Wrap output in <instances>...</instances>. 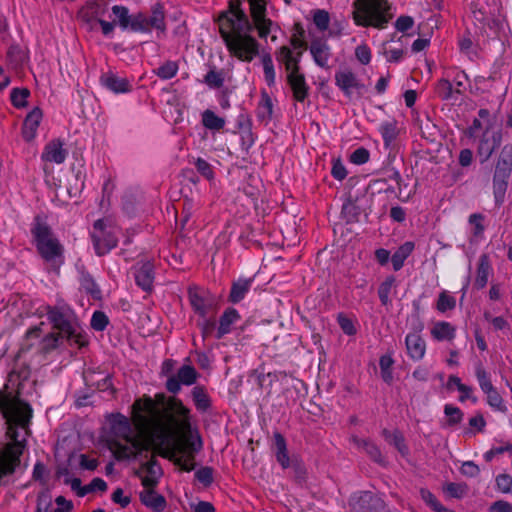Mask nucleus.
Instances as JSON below:
<instances>
[{
    "label": "nucleus",
    "mask_w": 512,
    "mask_h": 512,
    "mask_svg": "<svg viewBox=\"0 0 512 512\" xmlns=\"http://www.w3.org/2000/svg\"><path fill=\"white\" fill-rule=\"evenodd\" d=\"M190 428V410L180 399L173 398L163 412L146 395L130 406V462L139 459L138 467H133L134 474L144 487L139 497L142 504L155 512L165 509L166 499L154 490L162 470L152 451L151 432L161 429L178 433L189 431Z\"/></svg>",
    "instance_id": "1"
},
{
    "label": "nucleus",
    "mask_w": 512,
    "mask_h": 512,
    "mask_svg": "<svg viewBox=\"0 0 512 512\" xmlns=\"http://www.w3.org/2000/svg\"><path fill=\"white\" fill-rule=\"evenodd\" d=\"M220 34L231 56L243 62H251L259 53V43L252 33V25L238 1L218 18Z\"/></svg>",
    "instance_id": "2"
},
{
    "label": "nucleus",
    "mask_w": 512,
    "mask_h": 512,
    "mask_svg": "<svg viewBox=\"0 0 512 512\" xmlns=\"http://www.w3.org/2000/svg\"><path fill=\"white\" fill-rule=\"evenodd\" d=\"M47 318L55 329L71 343L82 347L87 344L86 335L73 309L64 302L47 306Z\"/></svg>",
    "instance_id": "3"
},
{
    "label": "nucleus",
    "mask_w": 512,
    "mask_h": 512,
    "mask_svg": "<svg viewBox=\"0 0 512 512\" xmlns=\"http://www.w3.org/2000/svg\"><path fill=\"white\" fill-rule=\"evenodd\" d=\"M386 0H355L353 4V19L356 25L384 28L390 16Z\"/></svg>",
    "instance_id": "4"
},
{
    "label": "nucleus",
    "mask_w": 512,
    "mask_h": 512,
    "mask_svg": "<svg viewBox=\"0 0 512 512\" xmlns=\"http://www.w3.org/2000/svg\"><path fill=\"white\" fill-rule=\"evenodd\" d=\"M104 440L116 460L128 458V419L117 413L107 418Z\"/></svg>",
    "instance_id": "5"
},
{
    "label": "nucleus",
    "mask_w": 512,
    "mask_h": 512,
    "mask_svg": "<svg viewBox=\"0 0 512 512\" xmlns=\"http://www.w3.org/2000/svg\"><path fill=\"white\" fill-rule=\"evenodd\" d=\"M35 244L41 256H61L63 247L50 227L36 218L31 229Z\"/></svg>",
    "instance_id": "6"
},
{
    "label": "nucleus",
    "mask_w": 512,
    "mask_h": 512,
    "mask_svg": "<svg viewBox=\"0 0 512 512\" xmlns=\"http://www.w3.org/2000/svg\"><path fill=\"white\" fill-rule=\"evenodd\" d=\"M116 231V227L107 219L95 221L91 231V238L98 256H103L116 247L118 241Z\"/></svg>",
    "instance_id": "7"
},
{
    "label": "nucleus",
    "mask_w": 512,
    "mask_h": 512,
    "mask_svg": "<svg viewBox=\"0 0 512 512\" xmlns=\"http://www.w3.org/2000/svg\"><path fill=\"white\" fill-rule=\"evenodd\" d=\"M250 6V13L255 28L260 38L267 39L271 36V40L275 41L277 36L275 32L278 26L270 19L266 18V1L265 0H246Z\"/></svg>",
    "instance_id": "8"
},
{
    "label": "nucleus",
    "mask_w": 512,
    "mask_h": 512,
    "mask_svg": "<svg viewBox=\"0 0 512 512\" xmlns=\"http://www.w3.org/2000/svg\"><path fill=\"white\" fill-rule=\"evenodd\" d=\"M130 29L138 32H150L152 30L163 32L165 23L162 8L160 6L155 7L149 17L143 14L130 16Z\"/></svg>",
    "instance_id": "9"
},
{
    "label": "nucleus",
    "mask_w": 512,
    "mask_h": 512,
    "mask_svg": "<svg viewBox=\"0 0 512 512\" xmlns=\"http://www.w3.org/2000/svg\"><path fill=\"white\" fill-rule=\"evenodd\" d=\"M199 373L192 366L185 364L181 366L176 375L169 377L165 383L168 392L177 394L181 390V385L191 386L196 383Z\"/></svg>",
    "instance_id": "10"
},
{
    "label": "nucleus",
    "mask_w": 512,
    "mask_h": 512,
    "mask_svg": "<svg viewBox=\"0 0 512 512\" xmlns=\"http://www.w3.org/2000/svg\"><path fill=\"white\" fill-rule=\"evenodd\" d=\"M203 448L201 436L197 433L196 438L191 436L186 440V447L180 450V455L176 458L175 464L181 470L190 472L195 469V454Z\"/></svg>",
    "instance_id": "11"
},
{
    "label": "nucleus",
    "mask_w": 512,
    "mask_h": 512,
    "mask_svg": "<svg viewBox=\"0 0 512 512\" xmlns=\"http://www.w3.org/2000/svg\"><path fill=\"white\" fill-rule=\"evenodd\" d=\"M108 18L111 21L101 19V22H99L105 36H109L117 24L124 29L128 27V10L124 6L114 5L111 8V13L108 14Z\"/></svg>",
    "instance_id": "12"
},
{
    "label": "nucleus",
    "mask_w": 512,
    "mask_h": 512,
    "mask_svg": "<svg viewBox=\"0 0 512 512\" xmlns=\"http://www.w3.org/2000/svg\"><path fill=\"white\" fill-rule=\"evenodd\" d=\"M76 268L79 273L80 290L86 293L93 300H101L102 291L93 277L85 270L83 265L78 262Z\"/></svg>",
    "instance_id": "13"
},
{
    "label": "nucleus",
    "mask_w": 512,
    "mask_h": 512,
    "mask_svg": "<svg viewBox=\"0 0 512 512\" xmlns=\"http://www.w3.org/2000/svg\"><path fill=\"white\" fill-rule=\"evenodd\" d=\"M351 442L357 447L362 448L368 457L375 463L385 466L387 461L385 457L382 455V452L379 446L369 438L362 439L358 436L353 435L351 437Z\"/></svg>",
    "instance_id": "14"
},
{
    "label": "nucleus",
    "mask_w": 512,
    "mask_h": 512,
    "mask_svg": "<svg viewBox=\"0 0 512 512\" xmlns=\"http://www.w3.org/2000/svg\"><path fill=\"white\" fill-rule=\"evenodd\" d=\"M354 509L357 512H378L382 506V501L370 491L360 492L353 497Z\"/></svg>",
    "instance_id": "15"
},
{
    "label": "nucleus",
    "mask_w": 512,
    "mask_h": 512,
    "mask_svg": "<svg viewBox=\"0 0 512 512\" xmlns=\"http://www.w3.org/2000/svg\"><path fill=\"white\" fill-rule=\"evenodd\" d=\"M405 345L407 354L413 361L423 359L426 352V342L418 332L408 333L405 337Z\"/></svg>",
    "instance_id": "16"
},
{
    "label": "nucleus",
    "mask_w": 512,
    "mask_h": 512,
    "mask_svg": "<svg viewBox=\"0 0 512 512\" xmlns=\"http://www.w3.org/2000/svg\"><path fill=\"white\" fill-rule=\"evenodd\" d=\"M309 50L317 66L321 68L329 67L331 50L326 41L320 39L313 40Z\"/></svg>",
    "instance_id": "17"
},
{
    "label": "nucleus",
    "mask_w": 512,
    "mask_h": 512,
    "mask_svg": "<svg viewBox=\"0 0 512 512\" xmlns=\"http://www.w3.org/2000/svg\"><path fill=\"white\" fill-rule=\"evenodd\" d=\"M272 450L274 452L276 461L283 469L289 468V460L291 457L288 453L287 441L279 431L273 433Z\"/></svg>",
    "instance_id": "18"
},
{
    "label": "nucleus",
    "mask_w": 512,
    "mask_h": 512,
    "mask_svg": "<svg viewBox=\"0 0 512 512\" xmlns=\"http://www.w3.org/2000/svg\"><path fill=\"white\" fill-rule=\"evenodd\" d=\"M43 113L38 107L33 108L26 116L23 127L22 135L25 140L31 141L37 135L38 127L42 121Z\"/></svg>",
    "instance_id": "19"
},
{
    "label": "nucleus",
    "mask_w": 512,
    "mask_h": 512,
    "mask_svg": "<svg viewBox=\"0 0 512 512\" xmlns=\"http://www.w3.org/2000/svg\"><path fill=\"white\" fill-rule=\"evenodd\" d=\"M66 157L67 150L64 148V143L59 139L49 142L42 153L43 160L56 164H62Z\"/></svg>",
    "instance_id": "20"
},
{
    "label": "nucleus",
    "mask_w": 512,
    "mask_h": 512,
    "mask_svg": "<svg viewBox=\"0 0 512 512\" xmlns=\"http://www.w3.org/2000/svg\"><path fill=\"white\" fill-rule=\"evenodd\" d=\"M301 57V51L292 50L291 47L288 46L281 47L277 54V59L285 66L287 74L299 71V62Z\"/></svg>",
    "instance_id": "21"
},
{
    "label": "nucleus",
    "mask_w": 512,
    "mask_h": 512,
    "mask_svg": "<svg viewBox=\"0 0 512 512\" xmlns=\"http://www.w3.org/2000/svg\"><path fill=\"white\" fill-rule=\"evenodd\" d=\"M135 282L143 291L150 292L154 282V265L147 261L135 272Z\"/></svg>",
    "instance_id": "22"
},
{
    "label": "nucleus",
    "mask_w": 512,
    "mask_h": 512,
    "mask_svg": "<svg viewBox=\"0 0 512 512\" xmlns=\"http://www.w3.org/2000/svg\"><path fill=\"white\" fill-rule=\"evenodd\" d=\"M240 319V315L235 308H227L219 319L215 338L222 339L226 334L231 332V326Z\"/></svg>",
    "instance_id": "23"
},
{
    "label": "nucleus",
    "mask_w": 512,
    "mask_h": 512,
    "mask_svg": "<svg viewBox=\"0 0 512 512\" xmlns=\"http://www.w3.org/2000/svg\"><path fill=\"white\" fill-rule=\"evenodd\" d=\"M288 83L293 91L295 100L302 102L307 96L308 87L305 82L304 75L299 71L287 74Z\"/></svg>",
    "instance_id": "24"
},
{
    "label": "nucleus",
    "mask_w": 512,
    "mask_h": 512,
    "mask_svg": "<svg viewBox=\"0 0 512 512\" xmlns=\"http://www.w3.org/2000/svg\"><path fill=\"white\" fill-rule=\"evenodd\" d=\"M101 84L114 93H125L128 91V82L124 77L116 73L107 72L101 76Z\"/></svg>",
    "instance_id": "25"
},
{
    "label": "nucleus",
    "mask_w": 512,
    "mask_h": 512,
    "mask_svg": "<svg viewBox=\"0 0 512 512\" xmlns=\"http://www.w3.org/2000/svg\"><path fill=\"white\" fill-rule=\"evenodd\" d=\"M336 85L346 94L350 95L354 89L359 87L358 80L354 73L349 70L339 71L335 75Z\"/></svg>",
    "instance_id": "26"
},
{
    "label": "nucleus",
    "mask_w": 512,
    "mask_h": 512,
    "mask_svg": "<svg viewBox=\"0 0 512 512\" xmlns=\"http://www.w3.org/2000/svg\"><path fill=\"white\" fill-rule=\"evenodd\" d=\"M202 125L209 131L219 132L225 125L226 120L222 116L217 115L213 110L206 109L201 114Z\"/></svg>",
    "instance_id": "27"
},
{
    "label": "nucleus",
    "mask_w": 512,
    "mask_h": 512,
    "mask_svg": "<svg viewBox=\"0 0 512 512\" xmlns=\"http://www.w3.org/2000/svg\"><path fill=\"white\" fill-rule=\"evenodd\" d=\"M252 279H238L234 281L228 296V301L236 304L244 299L247 292L250 290Z\"/></svg>",
    "instance_id": "28"
},
{
    "label": "nucleus",
    "mask_w": 512,
    "mask_h": 512,
    "mask_svg": "<svg viewBox=\"0 0 512 512\" xmlns=\"http://www.w3.org/2000/svg\"><path fill=\"white\" fill-rule=\"evenodd\" d=\"M189 301L194 312L201 318H206L212 308V301L201 296L197 292L189 291Z\"/></svg>",
    "instance_id": "29"
},
{
    "label": "nucleus",
    "mask_w": 512,
    "mask_h": 512,
    "mask_svg": "<svg viewBox=\"0 0 512 512\" xmlns=\"http://www.w3.org/2000/svg\"><path fill=\"white\" fill-rule=\"evenodd\" d=\"M191 395L194 405L198 411L206 412L211 408V398L204 386H195L191 391Z\"/></svg>",
    "instance_id": "30"
},
{
    "label": "nucleus",
    "mask_w": 512,
    "mask_h": 512,
    "mask_svg": "<svg viewBox=\"0 0 512 512\" xmlns=\"http://www.w3.org/2000/svg\"><path fill=\"white\" fill-rule=\"evenodd\" d=\"M512 171V148L506 147L502 151L501 157L497 162L495 175L500 178H509Z\"/></svg>",
    "instance_id": "31"
},
{
    "label": "nucleus",
    "mask_w": 512,
    "mask_h": 512,
    "mask_svg": "<svg viewBox=\"0 0 512 512\" xmlns=\"http://www.w3.org/2000/svg\"><path fill=\"white\" fill-rule=\"evenodd\" d=\"M484 216L481 214H472L468 220V231L471 234V240L478 242L483 238L485 225Z\"/></svg>",
    "instance_id": "32"
},
{
    "label": "nucleus",
    "mask_w": 512,
    "mask_h": 512,
    "mask_svg": "<svg viewBox=\"0 0 512 512\" xmlns=\"http://www.w3.org/2000/svg\"><path fill=\"white\" fill-rule=\"evenodd\" d=\"M396 288V278L393 275L387 276L378 287V297L382 306L389 307L392 304L390 294Z\"/></svg>",
    "instance_id": "33"
},
{
    "label": "nucleus",
    "mask_w": 512,
    "mask_h": 512,
    "mask_svg": "<svg viewBox=\"0 0 512 512\" xmlns=\"http://www.w3.org/2000/svg\"><path fill=\"white\" fill-rule=\"evenodd\" d=\"M64 338L65 336L60 333H48L41 340H39L37 351L43 354H47L56 349Z\"/></svg>",
    "instance_id": "34"
},
{
    "label": "nucleus",
    "mask_w": 512,
    "mask_h": 512,
    "mask_svg": "<svg viewBox=\"0 0 512 512\" xmlns=\"http://www.w3.org/2000/svg\"><path fill=\"white\" fill-rule=\"evenodd\" d=\"M491 271L492 267L489 262V258H481L478 264L477 275L474 281V286L476 289H483L487 285Z\"/></svg>",
    "instance_id": "35"
},
{
    "label": "nucleus",
    "mask_w": 512,
    "mask_h": 512,
    "mask_svg": "<svg viewBox=\"0 0 512 512\" xmlns=\"http://www.w3.org/2000/svg\"><path fill=\"white\" fill-rule=\"evenodd\" d=\"M499 145V138L495 135H492L490 138L488 133L484 134L483 139L480 141L478 147V154L481 157V161L484 162L489 159V157L494 152L495 148Z\"/></svg>",
    "instance_id": "36"
},
{
    "label": "nucleus",
    "mask_w": 512,
    "mask_h": 512,
    "mask_svg": "<svg viewBox=\"0 0 512 512\" xmlns=\"http://www.w3.org/2000/svg\"><path fill=\"white\" fill-rule=\"evenodd\" d=\"M431 334L438 341L452 340L455 337V328L449 322L441 321L434 325Z\"/></svg>",
    "instance_id": "37"
},
{
    "label": "nucleus",
    "mask_w": 512,
    "mask_h": 512,
    "mask_svg": "<svg viewBox=\"0 0 512 512\" xmlns=\"http://www.w3.org/2000/svg\"><path fill=\"white\" fill-rule=\"evenodd\" d=\"M289 464V468L293 470L295 481L297 483L305 482L307 479V469L303 460L298 455H292Z\"/></svg>",
    "instance_id": "38"
},
{
    "label": "nucleus",
    "mask_w": 512,
    "mask_h": 512,
    "mask_svg": "<svg viewBox=\"0 0 512 512\" xmlns=\"http://www.w3.org/2000/svg\"><path fill=\"white\" fill-rule=\"evenodd\" d=\"M444 414L446 415L447 420L443 427H454L460 424L464 416L461 409L452 404H446L444 406Z\"/></svg>",
    "instance_id": "39"
},
{
    "label": "nucleus",
    "mask_w": 512,
    "mask_h": 512,
    "mask_svg": "<svg viewBox=\"0 0 512 512\" xmlns=\"http://www.w3.org/2000/svg\"><path fill=\"white\" fill-rule=\"evenodd\" d=\"M483 393L486 394L487 403L490 407L503 413L507 411V407L504 404V400L495 387H492L491 389L486 390Z\"/></svg>",
    "instance_id": "40"
},
{
    "label": "nucleus",
    "mask_w": 512,
    "mask_h": 512,
    "mask_svg": "<svg viewBox=\"0 0 512 512\" xmlns=\"http://www.w3.org/2000/svg\"><path fill=\"white\" fill-rule=\"evenodd\" d=\"M393 364H394V360L390 355H382L379 359L381 377H382L383 381L387 384H391L393 381V373H392Z\"/></svg>",
    "instance_id": "41"
},
{
    "label": "nucleus",
    "mask_w": 512,
    "mask_h": 512,
    "mask_svg": "<svg viewBox=\"0 0 512 512\" xmlns=\"http://www.w3.org/2000/svg\"><path fill=\"white\" fill-rule=\"evenodd\" d=\"M225 82V73L222 70L211 69L204 77V83L211 89L220 88Z\"/></svg>",
    "instance_id": "42"
},
{
    "label": "nucleus",
    "mask_w": 512,
    "mask_h": 512,
    "mask_svg": "<svg viewBox=\"0 0 512 512\" xmlns=\"http://www.w3.org/2000/svg\"><path fill=\"white\" fill-rule=\"evenodd\" d=\"M178 69L177 62L166 61L156 69V75L163 80H168L177 74Z\"/></svg>",
    "instance_id": "43"
},
{
    "label": "nucleus",
    "mask_w": 512,
    "mask_h": 512,
    "mask_svg": "<svg viewBox=\"0 0 512 512\" xmlns=\"http://www.w3.org/2000/svg\"><path fill=\"white\" fill-rule=\"evenodd\" d=\"M507 178H500L494 176L493 179V192L496 204H502L504 201L505 193L507 190Z\"/></svg>",
    "instance_id": "44"
},
{
    "label": "nucleus",
    "mask_w": 512,
    "mask_h": 512,
    "mask_svg": "<svg viewBox=\"0 0 512 512\" xmlns=\"http://www.w3.org/2000/svg\"><path fill=\"white\" fill-rule=\"evenodd\" d=\"M214 469L210 466L199 468L195 472V479L199 481L204 487H210L214 482Z\"/></svg>",
    "instance_id": "45"
},
{
    "label": "nucleus",
    "mask_w": 512,
    "mask_h": 512,
    "mask_svg": "<svg viewBox=\"0 0 512 512\" xmlns=\"http://www.w3.org/2000/svg\"><path fill=\"white\" fill-rule=\"evenodd\" d=\"M110 12L101 4L94 3L87 7V11L83 12L84 15H89L92 21L97 23L101 22V19L108 17Z\"/></svg>",
    "instance_id": "46"
},
{
    "label": "nucleus",
    "mask_w": 512,
    "mask_h": 512,
    "mask_svg": "<svg viewBox=\"0 0 512 512\" xmlns=\"http://www.w3.org/2000/svg\"><path fill=\"white\" fill-rule=\"evenodd\" d=\"M29 95H30V92L26 88H22V89L14 88V89H12L11 94H10L11 102L16 108L25 107L27 104V99H28Z\"/></svg>",
    "instance_id": "47"
},
{
    "label": "nucleus",
    "mask_w": 512,
    "mask_h": 512,
    "mask_svg": "<svg viewBox=\"0 0 512 512\" xmlns=\"http://www.w3.org/2000/svg\"><path fill=\"white\" fill-rule=\"evenodd\" d=\"M475 375L483 392L494 387L491 382L490 374L484 369L481 363L476 366Z\"/></svg>",
    "instance_id": "48"
},
{
    "label": "nucleus",
    "mask_w": 512,
    "mask_h": 512,
    "mask_svg": "<svg viewBox=\"0 0 512 512\" xmlns=\"http://www.w3.org/2000/svg\"><path fill=\"white\" fill-rule=\"evenodd\" d=\"M388 443L393 445L402 456L408 455L409 448L406 445L405 438L401 431H399L397 429L394 430L392 433V438L390 439V441Z\"/></svg>",
    "instance_id": "49"
},
{
    "label": "nucleus",
    "mask_w": 512,
    "mask_h": 512,
    "mask_svg": "<svg viewBox=\"0 0 512 512\" xmlns=\"http://www.w3.org/2000/svg\"><path fill=\"white\" fill-rule=\"evenodd\" d=\"M262 66L266 83L271 86L275 83V70L272 58L269 55L262 57Z\"/></svg>",
    "instance_id": "50"
},
{
    "label": "nucleus",
    "mask_w": 512,
    "mask_h": 512,
    "mask_svg": "<svg viewBox=\"0 0 512 512\" xmlns=\"http://www.w3.org/2000/svg\"><path fill=\"white\" fill-rule=\"evenodd\" d=\"M455 306L456 300L453 296L448 295L445 291L440 293L436 305L438 311L446 312L447 310L454 309Z\"/></svg>",
    "instance_id": "51"
},
{
    "label": "nucleus",
    "mask_w": 512,
    "mask_h": 512,
    "mask_svg": "<svg viewBox=\"0 0 512 512\" xmlns=\"http://www.w3.org/2000/svg\"><path fill=\"white\" fill-rule=\"evenodd\" d=\"M468 487L464 483L450 482L446 485L445 491L453 498L461 499L467 493Z\"/></svg>",
    "instance_id": "52"
},
{
    "label": "nucleus",
    "mask_w": 512,
    "mask_h": 512,
    "mask_svg": "<svg viewBox=\"0 0 512 512\" xmlns=\"http://www.w3.org/2000/svg\"><path fill=\"white\" fill-rule=\"evenodd\" d=\"M108 317L102 311H95L91 317V327L96 331H103L108 325Z\"/></svg>",
    "instance_id": "53"
},
{
    "label": "nucleus",
    "mask_w": 512,
    "mask_h": 512,
    "mask_svg": "<svg viewBox=\"0 0 512 512\" xmlns=\"http://www.w3.org/2000/svg\"><path fill=\"white\" fill-rule=\"evenodd\" d=\"M42 325H43V323H41L39 326H35V327L29 329L26 332V341L23 344V347H22L23 350H29L31 347L34 346L33 340H38L41 337Z\"/></svg>",
    "instance_id": "54"
},
{
    "label": "nucleus",
    "mask_w": 512,
    "mask_h": 512,
    "mask_svg": "<svg viewBox=\"0 0 512 512\" xmlns=\"http://www.w3.org/2000/svg\"><path fill=\"white\" fill-rule=\"evenodd\" d=\"M313 21L319 30L325 31L328 28L330 22L328 12L320 9L316 10L313 15Z\"/></svg>",
    "instance_id": "55"
},
{
    "label": "nucleus",
    "mask_w": 512,
    "mask_h": 512,
    "mask_svg": "<svg viewBox=\"0 0 512 512\" xmlns=\"http://www.w3.org/2000/svg\"><path fill=\"white\" fill-rule=\"evenodd\" d=\"M496 486L502 493H510L512 491V476L506 473L499 474L496 479Z\"/></svg>",
    "instance_id": "56"
},
{
    "label": "nucleus",
    "mask_w": 512,
    "mask_h": 512,
    "mask_svg": "<svg viewBox=\"0 0 512 512\" xmlns=\"http://www.w3.org/2000/svg\"><path fill=\"white\" fill-rule=\"evenodd\" d=\"M355 57L361 64L367 65L371 61V49L367 44H361L355 49Z\"/></svg>",
    "instance_id": "57"
},
{
    "label": "nucleus",
    "mask_w": 512,
    "mask_h": 512,
    "mask_svg": "<svg viewBox=\"0 0 512 512\" xmlns=\"http://www.w3.org/2000/svg\"><path fill=\"white\" fill-rule=\"evenodd\" d=\"M380 133L385 143H390L396 137V126L392 122H385L380 125Z\"/></svg>",
    "instance_id": "58"
},
{
    "label": "nucleus",
    "mask_w": 512,
    "mask_h": 512,
    "mask_svg": "<svg viewBox=\"0 0 512 512\" xmlns=\"http://www.w3.org/2000/svg\"><path fill=\"white\" fill-rule=\"evenodd\" d=\"M337 321L340 328L346 335L352 336L356 334L357 330L354 326L353 321L350 318L343 314H339L337 317Z\"/></svg>",
    "instance_id": "59"
},
{
    "label": "nucleus",
    "mask_w": 512,
    "mask_h": 512,
    "mask_svg": "<svg viewBox=\"0 0 512 512\" xmlns=\"http://www.w3.org/2000/svg\"><path fill=\"white\" fill-rule=\"evenodd\" d=\"M469 426L471 428H474L475 431L469 430L466 433H472V434L482 433L486 427V420L481 413H477L475 416H473L469 419Z\"/></svg>",
    "instance_id": "60"
},
{
    "label": "nucleus",
    "mask_w": 512,
    "mask_h": 512,
    "mask_svg": "<svg viewBox=\"0 0 512 512\" xmlns=\"http://www.w3.org/2000/svg\"><path fill=\"white\" fill-rule=\"evenodd\" d=\"M421 499L428 505L432 510L436 511L441 503L438 501L436 496L428 489H420Z\"/></svg>",
    "instance_id": "61"
},
{
    "label": "nucleus",
    "mask_w": 512,
    "mask_h": 512,
    "mask_svg": "<svg viewBox=\"0 0 512 512\" xmlns=\"http://www.w3.org/2000/svg\"><path fill=\"white\" fill-rule=\"evenodd\" d=\"M198 326L201 329V335L203 339H207L214 333L216 329V322L214 319H207L206 317L203 318L202 322L198 323Z\"/></svg>",
    "instance_id": "62"
},
{
    "label": "nucleus",
    "mask_w": 512,
    "mask_h": 512,
    "mask_svg": "<svg viewBox=\"0 0 512 512\" xmlns=\"http://www.w3.org/2000/svg\"><path fill=\"white\" fill-rule=\"evenodd\" d=\"M369 156V151L363 147H360L350 155V161L353 164L362 165L368 162Z\"/></svg>",
    "instance_id": "63"
},
{
    "label": "nucleus",
    "mask_w": 512,
    "mask_h": 512,
    "mask_svg": "<svg viewBox=\"0 0 512 512\" xmlns=\"http://www.w3.org/2000/svg\"><path fill=\"white\" fill-rule=\"evenodd\" d=\"M460 472L466 477L475 478L480 474V468L473 461H466L461 465Z\"/></svg>",
    "instance_id": "64"
}]
</instances>
